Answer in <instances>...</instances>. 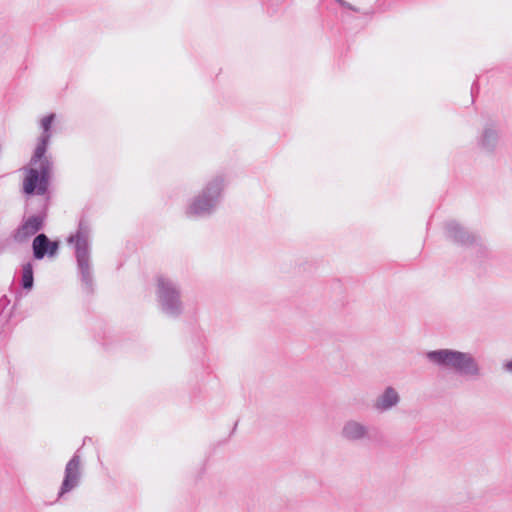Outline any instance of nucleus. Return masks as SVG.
I'll list each match as a JSON object with an SVG mask.
<instances>
[{
	"label": "nucleus",
	"mask_w": 512,
	"mask_h": 512,
	"mask_svg": "<svg viewBox=\"0 0 512 512\" xmlns=\"http://www.w3.org/2000/svg\"><path fill=\"white\" fill-rule=\"evenodd\" d=\"M425 356L431 364L454 370L470 379H477L482 374L478 361L468 352L443 348L428 351Z\"/></svg>",
	"instance_id": "f257e3e1"
},
{
	"label": "nucleus",
	"mask_w": 512,
	"mask_h": 512,
	"mask_svg": "<svg viewBox=\"0 0 512 512\" xmlns=\"http://www.w3.org/2000/svg\"><path fill=\"white\" fill-rule=\"evenodd\" d=\"M51 173V160L46 155L33 153L29 164L23 169V192L27 195H44L48 190Z\"/></svg>",
	"instance_id": "f03ea898"
},
{
	"label": "nucleus",
	"mask_w": 512,
	"mask_h": 512,
	"mask_svg": "<svg viewBox=\"0 0 512 512\" xmlns=\"http://www.w3.org/2000/svg\"><path fill=\"white\" fill-rule=\"evenodd\" d=\"M155 297L160 312L169 318H178L184 312L179 283L167 276L155 278Z\"/></svg>",
	"instance_id": "7ed1b4c3"
},
{
	"label": "nucleus",
	"mask_w": 512,
	"mask_h": 512,
	"mask_svg": "<svg viewBox=\"0 0 512 512\" xmlns=\"http://www.w3.org/2000/svg\"><path fill=\"white\" fill-rule=\"evenodd\" d=\"M225 187V179L215 176L210 179L201 191L187 205L186 214L190 217H203L214 212L220 202Z\"/></svg>",
	"instance_id": "20e7f679"
},
{
	"label": "nucleus",
	"mask_w": 512,
	"mask_h": 512,
	"mask_svg": "<svg viewBox=\"0 0 512 512\" xmlns=\"http://www.w3.org/2000/svg\"><path fill=\"white\" fill-rule=\"evenodd\" d=\"M91 228L88 223L81 221L74 234L68 238V243L74 244L78 267L84 280L90 277L89 240Z\"/></svg>",
	"instance_id": "39448f33"
},
{
	"label": "nucleus",
	"mask_w": 512,
	"mask_h": 512,
	"mask_svg": "<svg viewBox=\"0 0 512 512\" xmlns=\"http://www.w3.org/2000/svg\"><path fill=\"white\" fill-rule=\"evenodd\" d=\"M402 401L398 388L385 386L373 401V409L378 413H386L396 409Z\"/></svg>",
	"instance_id": "423d86ee"
},
{
	"label": "nucleus",
	"mask_w": 512,
	"mask_h": 512,
	"mask_svg": "<svg viewBox=\"0 0 512 512\" xmlns=\"http://www.w3.org/2000/svg\"><path fill=\"white\" fill-rule=\"evenodd\" d=\"M340 434L349 442H362L370 438V429L365 423L350 419L343 424Z\"/></svg>",
	"instance_id": "0eeeda50"
},
{
	"label": "nucleus",
	"mask_w": 512,
	"mask_h": 512,
	"mask_svg": "<svg viewBox=\"0 0 512 512\" xmlns=\"http://www.w3.org/2000/svg\"><path fill=\"white\" fill-rule=\"evenodd\" d=\"M55 119L56 115L54 113L40 118L39 129L41 130V134L37 139V144L34 149V153H37V155H46L47 148L52 137V125Z\"/></svg>",
	"instance_id": "6e6552de"
},
{
	"label": "nucleus",
	"mask_w": 512,
	"mask_h": 512,
	"mask_svg": "<svg viewBox=\"0 0 512 512\" xmlns=\"http://www.w3.org/2000/svg\"><path fill=\"white\" fill-rule=\"evenodd\" d=\"M80 465V459L77 456H74L67 463L65 468V477L59 491L60 497L74 489L79 484L81 477Z\"/></svg>",
	"instance_id": "1a4fd4ad"
},
{
	"label": "nucleus",
	"mask_w": 512,
	"mask_h": 512,
	"mask_svg": "<svg viewBox=\"0 0 512 512\" xmlns=\"http://www.w3.org/2000/svg\"><path fill=\"white\" fill-rule=\"evenodd\" d=\"M32 248L34 257L40 260L45 255L54 256L58 250V242H52L45 234H39L34 238Z\"/></svg>",
	"instance_id": "9d476101"
},
{
	"label": "nucleus",
	"mask_w": 512,
	"mask_h": 512,
	"mask_svg": "<svg viewBox=\"0 0 512 512\" xmlns=\"http://www.w3.org/2000/svg\"><path fill=\"white\" fill-rule=\"evenodd\" d=\"M43 219L40 216H31L16 230L14 238L18 242H24L36 234L42 227Z\"/></svg>",
	"instance_id": "9b49d317"
},
{
	"label": "nucleus",
	"mask_w": 512,
	"mask_h": 512,
	"mask_svg": "<svg viewBox=\"0 0 512 512\" xmlns=\"http://www.w3.org/2000/svg\"><path fill=\"white\" fill-rule=\"evenodd\" d=\"M498 143V131L494 127H485L483 130L480 145L485 151H492Z\"/></svg>",
	"instance_id": "f8f14e48"
},
{
	"label": "nucleus",
	"mask_w": 512,
	"mask_h": 512,
	"mask_svg": "<svg viewBox=\"0 0 512 512\" xmlns=\"http://www.w3.org/2000/svg\"><path fill=\"white\" fill-rule=\"evenodd\" d=\"M22 285L25 289H31L33 286V267L30 263L23 267Z\"/></svg>",
	"instance_id": "ddd939ff"
},
{
	"label": "nucleus",
	"mask_w": 512,
	"mask_h": 512,
	"mask_svg": "<svg viewBox=\"0 0 512 512\" xmlns=\"http://www.w3.org/2000/svg\"><path fill=\"white\" fill-rule=\"evenodd\" d=\"M451 235L455 238V240L459 242H465L466 241V235L467 233L464 231V229L458 225H451L450 228Z\"/></svg>",
	"instance_id": "4468645a"
},
{
	"label": "nucleus",
	"mask_w": 512,
	"mask_h": 512,
	"mask_svg": "<svg viewBox=\"0 0 512 512\" xmlns=\"http://www.w3.org/2000/svg\"><path fill=\"white\" fill-rule=\"evenodd\" d=\"M503 368L506 372L512 374V359L505 362L504 365H503Z\"/></svg>",
	"instance_id": "2eb2a0df"
}]
</instances>
